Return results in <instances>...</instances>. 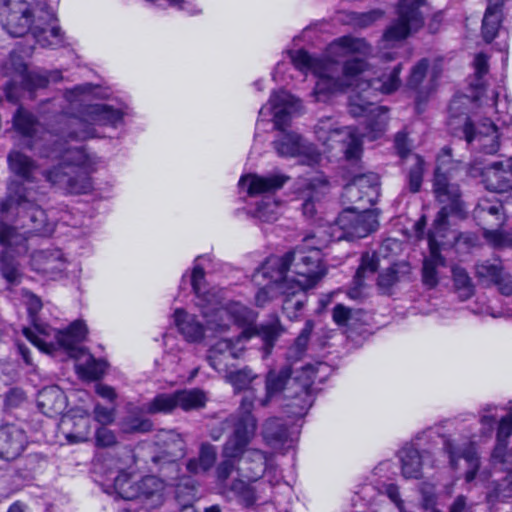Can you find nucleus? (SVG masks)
<instances>
[{
    "instance_id": "1",
    "label": "nucleus",
    "mask_w": 512,
    "mask_h": 512,
    "mask_svg": "<svg viewBox=\"0 0 512 512\" xmlns=\"http://www.w3.org/2000/svg\"><path fill=\"white\" fill-rule=\"evenodd\" d=\"M451 162V149L444 147L437 157L434 172L433 192L436 199L443 204L437 213L432 228L428 232L430 255L423 261L422 283L428 289L435 288L440 279V269L446 267V259L440 253V248L447 245L444 240L448 231V217L465 219L467 210L461 199V191L457 184L451 183L446 164Z\"/></svg>"
},
{
    "instance_id": "2",
    "label": "nucleus",
    "mask_w": 512,
    "mask_h": 512,
    "mask_svg": "<svg viewBox=\"0 0 512 512\" xmlns=\"http://www.w3.org/2000/svg\"><path fill=\"white\" fill-rule=\"evenodd\" d=\"M93 85H77L64 93L76 113L61 116V125L57 134L65 141H85L98 137L94 125L118 129L125 125V118L132 116V109L125 103L85 104L83 97L92 93Z\"/></svg>"
},
{
    "instance_id": "3",
    "label": "nucleus",
    "mask_w": 512,
    "mask_h": 512,
    "mask_svg": "<svg viewBox=\"0 0 512 512\" xmlns=\"http://www.w3.org/2000/svg\"><path fill=\"white\" fill-rule=\"evenodd\" d=\"M44 195L33 187L15 182L11 194L0 203V224L21 228L26 241L29 236H49L55 229V221L50 219L40 202Z\"/></svg>"
},
{
    "instance_id": "4",
    "label": "nucleus",
    "mask_w": 512,
    "mask_h": 512,
    "mask_svg": "<svg viewBox=\"0 0 512 512\" xmlns=\"http://www.w3.org/2000/svg\"><path fill=\"white\" fill-rule=\"evenodd\" d=\"M58 146L57 143H55ZM60 162L42 172L51 187L64 194H88L93 189L91 174L96 170L98 158L87 152L85 146L56 147Z\"/></svg>"
},
{
    "instance_id": "5",
    "label": "nucleus",
    "mask_w": 512,
    "mask_h": 512,
    "mask_svg": "<svg viewBox=\"0 0 512 512\" xmlns=\"http://www.w3.org/2000/svg\"><path fill=\"white\" fill-rule=\"evenodd\" d=\"M326 274L318 249L309 252L292 250L283 256L270 257L263 266V275L272 281L290 280L296 290L313 288Z\"/></svg>"
},
{
    "instance_id": "6",
    "label": "nucleus",
    "mask_w": 512,
    "mask_h": 512,
    "mask_svg": "<svg viewBox=\"0 0 512 512\" xmlns=\"http://www.w3.org/2000/svg\"><path fill=\"white\" fill-rule=\"evenodd\" d=\"M402 70V64L397 63L389 72H383L378 78L365 81V87L358 85L360 92L349 97V113L353 117H364L367 129L376 137L377 133L382 132L386 122L387 108L377 105L371 100L374 92L390 94L400 86L399 75Z\"/></svg>"
},
{
    "instance_id": "7",
    "label": "nucleus",
    "mask_w": 512,
    "mask_h": 512,
    "mask_svg": "<svg viewBox=\"0 0 512 512\" xmlns=\"http://www.w3.org/2000/svg\"><path fill=\"white\" fill-rule=\"evenodd\" d=\"M288 55L297 70L304 74L311 72L318 78L312 92L315 101L325 102L331 94L349 87L347 81L333 75L336 59L316 58L304 49L289 50Z\"/></svg>"
},
{
    "instance_id": "8",
    "label": "nucleus",
    "mask_w": 512,
    "mask_h": 512,
    "mask_svg": "<svg viewBox=\"0 0 512 512\" xmlns=\"http://www.w3.org/2000/svg\"><path fill=\"white\" fill-rule=\"evenodd\" d=\"M88 328L84 321L76 320L66 329L58 330L47 324H34V330L23 329V335L40 351L53 354L58 349L69 353L74 352L77 346L86 339Z\"/></svg>"
},
{
    "instance_id": "9",
    "label": "nucleus",
    "mask_w": 512,
    "mask_h": 512,
    "mask_svg": "<svg viewBox=\"0 0 512 512\" xmlns=\"http://www.w3.org/2000/svg\"><path fill=\"white\" fill-rule=\"evenodd\" d=\"M191 286L196 296V305L206 320L207 330L214 333L227 331L231 325L228 305H220L217 293L207 289L205 271L198 264L192 270Z\"/></svg>"
},
{
    "instance_id": "10",
    "label": "nucleus",
    "mask_w": 512,
    "mask_h": 512,
    "mask_svg": "<svg viewBox=\"0 0 512 512\" xmlns=\"http://www.w3.org/2000/svg\"><path fill=\"white\" fill-rule=\"evenodd\" d=\"M429 12L426 0H400L396 6V19L385 29L382 40L387 44L400 42L417 33L425 24Z\"/></svg>"
},
{
    "instance_id": "11",
    "label": "nucleus",
    "mask_w": 512,
    "mask_h": 512,
    "mask_svg": "<svg viewBox=\"0 0 512 512\" xmlns=\"http://www.w3.org/2000/svg\"><path fill=\"white\" fill-rule=\"evenodd\" d=\"M314 132L317 139L327 148H333L335 143L341 144L347 160L357 161L360 158L362 142L359 136H365V133H358L349 126H342L333 117L320 118Z\"/></svg>"
},
{
    "instance_id": "12",
    "label": "nucleus",
    "mask_w": 512,
    "mask_h": 512,
    "mask_svg": "<svg viewBox=\"0 0 512 512\" xmlns=\"http://www.w3.org/2000/svg\"><path fill=\"white\" fill-rule=\"evenodd\" d=\"M28 252L26 238L10 225L0 224V273L10 285H18L22 273L17 258Z\"/></svg>"
},
{
    "instance_id": "13",
    "label": "nucleus",
    "mask_w": 512,
    "mask_h": 512,
    "mask_svg": "<svg viewBox=\"0 0 512 512\" xmlns=\"http://www.w3.org/2000/svg\"><path fill=\"white\" fill-rule=\"evenodd\" d=\"M231 324L234 323L243 328L242 333L238 337V341L242 338L248 340L254 336L262 339L265 348L271 349L277 338L281 334L280 323L278 320L260 326L255 325L257 314L250 308L238 302H230L227 304Z\"/></svg>"
},
{
    "instance_id": "14",
    "label": "nucleus",
    "mask_w": 512,
    "mask_h": 512,
    "mask_svg": "<svg viewBox=\"0 0 512 512\" xmlns=\"http://www.w3.org/2000/svg\"><path fill=\"white\" fill-rule=\"evenodd\" d=\"M476 224L483 230L486 240L497 246L503 242L500 231L505 222L504 206L496 198H481L473 210Z\"/></svg>"
},
{
    "instance_id": "15",
    "label": "nucleus",
    "mask_w": 512,
    "mask_h": 512,
    "mask_svg": "<svg viewBox=\"0 0 512 512\" xmlns=\"http://www.w3.org/2000/svg\"><path fill=\"white\" fill-rule=\"evenodd\" d=\"M463 134L466 142L475 150L495 154L499 149L500 127L490 118L475 120L467 117Z\"/></svg>"
},
{
    "instance_id": "16",
    "label": "nucleus",
    "mask_w": 512,
    "mask_h": 512,
    "mask_svg": "<svg viewBox=\"0 0 512 512\" xmlns=\"http://www.w3.org/2000/svg\"><path fill=\"white\" fill-rule=\"evenodd\" d=\"M327 368L328 366L322 362L303 366L305 378L292 391L285 394V398L290 400L285 405L286 413L289 416L300 418L306 415L313 403L311 386L317 379V374L320 371H325Z\"/></svg>"
},
{
    "instance_id": "17",
    "label": "nucleus",
    "mask_w": 512,
    "mask_h": 512,
    "mask_svg": "<svg viewBox=\"0 0 512 512\" xmlns=\"http://www.w3.org/2000/svg\"><path fill=\"white\" fill-rule=\"evenodd\" d=\"M228 423L232 426V433L223 446V453L233 458H243L246 449L255 436L257 420L253 414L231 415Z\"/></svg>"
},
{
    "instance_id": "18",
    "label": "nucleus",
    "mask_w": 512,
    "mask_h": 512,
    "mask_svg": "<svg viewBox=\"0 0 512 512\" xmlns=\"http://www.w3.org/2000/svg\"><path fill=\"white\" fill-rule=\"evenodd\" d=\"M378 214L374 210L358 212L353 207L344 209L336 218L335 224L343 231L339 238H364L377 230Z\"/></svg>"
},
{
    "instance_id": "19",
    "label": "nucleus",
    "mask_w": 512,
    "mask_h": 512,
    "mask_svg": "<svg viewBox=\"0 0 512 512\" xmlns=\"http://www.w3.org/2000/svg\"><path fill=\"white\" fill-rule=\"evenodd\" d=\"M301 107L300 101L285 90L274 91L269 99V106H262L259 116L262 117L266 111L273 114L274 127L280 131H286L291 115Z\"/></svg>"
},
{
    "instance_id": "20",
    "label": "nucleus",
    "mask_w": 512,
    "mask_h": 512,
    "mask_svg": "<svg viewBox=\"0 0 512 512\" xmlns=\"http://www.w3.org/2000/svg\"><path fill=\"white\" fill-rule=\"evenodd\" d=\"M478 281L486 286L495 285L505 296L512 295V276L506 273L498 260H485L475 266Z\"/></svg>"
},
{
    "instance_id": "21",
    "label": "nucleus",
    "mask_w": 512,
    "mask_h": 512,
    "mask_svg": "<svg viewBox=\"0 0 512 512\" xmlns=\"http://www.w3.org/2000/svg\"><path fill=\"white\" fill-rule=\"evenodd\" d=\"M292 368L285 366L279 371L271 370L266 376V396L260 400L262 406H266L268 402L281 392L284 395L292 391L305 378L303 372L301 375L291 378Z\"/></svg>"
},
{
    "instance_id": "22",
    "label": "nucleus",
    "mask_w": 512,
    "mask_h": 512,
    "mask_svg": "<svg viewBox=\"0 0 512 512\" xmlns=\"http://www.w3.org/2000/svg\"><path fill=\"white\" fill-rule=\"evenodd\" d=\"M418 446V443L406 444L399 451L402 475L406 479H420L426 461H430L433 466L432 454L428 450L420 452Z\"/></svg>"
},
{
    "instance_id": "23",
    "label": "nucleus",
    "mask_w": 512,
    "mask_h": 512,
    "mask_svg": "<svg viewBox=\"0 0 512 512\" xmlns=\"http://www.w3.org/2000/svg\"><path fill=\"white\" fill-rule=\"evenodd\" d=\"M26 443V433L17 425L6 424L0 427V459H16L24 450Z\"/></svg>"
},
{
    "instance_id": "24",
    "label": "nucleus",
    "mask_w": 512,
    "mask_h": 512,
    "mask_svg": "<svg viewBox=\"0 0 512 512\" xmlns=\"http://www.w3.org/2000/svg\"><path fill=\"white\" fill-rule=\"evenodd\" d=\"M7 164L9 170L18 178L10 182L9 194L15 182H22L25 186L32 187L30 184L35 182V172L38 169V164L33 158L19 150H11L7 155Z\"/></svg>"
},
{
    "instance_id": "25",
    "label": "nucleus",
    "mask_w": 512,
    "mask_h": 512,
    "mask_svg": "<svg viewBox=\"0 0 512 512\" xmlns=\"http://www.w3.org/2000/svg\"><path fill=\"white\" fill-rule=\"evenodd\" d=\"M443 450L449 458L450 466L453 469L457 468L458 461L464 459L467 463V471L465 473L466 482H472L480 467V458L472 446L460 448L456 446L452 440L444 437Z\"/></svg>"
},
{
    "instance_id": "26",
    "label": "nucleus",
    "mask_w": 512,
    "mask_h": 512,
    "mask_svg": "<svg viewBox=\"0 0 512 512\" xmlns=\"http://www.w3.org/2000/svg\"><path fill=\"white\" fill-rule=\"evenodd\" d=\"M288 180L289 177L283 174H270L267 176L247 174L240 178L238 184L241 188L247 187L249 196H256L260 194H273L280 190Z\"/></svg>"
},
{
    "instance_id": "27",
    "label": "nucleus",
    "mask_w": 512,
    "mask_h": 512,
    "mask_svg": "<svg viewBox=\"0 0 512 512\" xmlns=\"http://www.w3.org/2000/svg\"><path fill=\"white\" fill-rule=\"evenodd\" d=\"M507 414L500 418L496 430V444L492 451L491 457L494 463H508L511 452L507 451L509 439L512 435V401L508 402L504 408Z\"/></svg>"
},
{
    "instance_id": "28",
    "label": "nucleus",
    "mask_w": 512,
    "mask_h": 512,
    "mask_svg": "<svg viewBox=\"0 0 512 512\" xmlns=\"http://www.w3.org/2000/svg\"><path fill=\"white\" fill-rule=\"evenodd\" d=\"M125 409L126 414L120 421V428L124 433L144 434L152 431L153 423L148 417H146V414L149 413L146 410L145 404L135 405L133 403H128Z\"/></svg>"
},
{
    "instance_id": "29",
    "label": "nucleus",
    "mask_w": 512,
    "mask_h": 512,
    "mask_svg": "<svg viewBox=\"0 0 512 512\" xmlns=\"http://www.w3.org/2000/svg\"><path fill=\"white\" fill-rule=\"evenodd\" d=\"M272 144L280 157H297L310 151V145L300 134L293 131L278 132Z\"/></svg>"
},
{
    "instance_id": "30",
    "label": "nucleus",
    "mask_w": 512,
    "mask_h": 512,
    "mask_svg": "<svg viewBox=\"0 0 512 512\" xmlns=\"http://www.w3.org/2000/svg\"><path fill=\"white\" fill-rule=\"evenodd\" d=\"M272 282L276 284L278 290L284 295L282 301L283 313L290 320L297 319L306 300L305 290H296L294 283L290 280Z\"/></svg>"
},
{
    "instance_id": "31",
    "label": "nucleus",
    "mask_w": 512,
    "mask_h": 512,
    "mask_svg": "<svg viewBox=\"0 0 512 512\" xmlns=\"http://www.w3.org/2000/svg\"><path fill=\"white\" fill-rule=\"evenodd\" d=\"M481 176L486 189L504 193L512 189V179L503 162H493L481 169Z\"/></svg>"
},
{
    "instance_id": "32",
    "label": "nucleus",
    "mask_w": 512,
    "mask_h": 512,
    "mask_svg": "<svg viewBox=\"0 0 512 512\" xmlns=\"http://www.w3.org/2000/svg\"><path fill=\"white\" fill-rule=\"evenodd\" d=\"M173 318L179 333L187 342L199 343L204 339L205 327L195 315L178 308L175 310Z\"/></svg>"
},
{
    "instance_id": "33",
    "label": "nucleus",
    "mask_w": 512,
    "mask_h": 512,
    "mask_svg": "<svg viewBox=\"0 0 512 512\" xmlns=\"http://www.w3.org/2000/svg\"><path fill=\"white\" fill-rule=\"evenodd\" d=\"M503 22L502 0H489L481 25V36L485 43H491L500 33Z\"/></svg>"
},
{
    "instance_id": "34",
    "label": "nucleus",
    "mask_w": 512,
    "mask_h": 512,
    "mask_svg": "<svg viewBox=\"0 0 512 512\" xmlns=\"http://www.w3.org/2000/svg\"><path fill=\"white\" fill-rule=\"evenodd\" d=\"M63 262V254L58 249L34 251L30 259L32 269L43 274L62 270Z\"/></svg>"
},
{
    "instance_id": "35",
    "label": "nucleus",
    "mask_w": 512,
    "mask_h": 512,
    "mask_svg": "<svg viewBox=\"0 0 512 512\" xmlns=\"http://www.w3.org/2000/svg\"><path fill=\"white\" fill-rule=\"evenodd\" d=\"M368 43L359 38L343 36L333 41L328 47L330 57H348L353 54H367L369 52Z\"/></svg>"
},
{
    "instance_id": "36",
    "label": "nucleus",
    "mask_w": 512,
    "mask_h": 512,
    "mask_svg": "<svg viewBox=\"0 0 512 512\" xmlns=\"http://www.w3.org/2000/svg\"><path fill=\"white\" fill-rule=\"evenodd\" d=\"M217 459V448L211 443H201L197 457H192L186 462V469L192 475L205 474L214 465Z\"/></svg>"
},
{
    "instance_id": "37",
    "label": "nucleus",
    "mask_w": 512,
    "mask_h": 512,
    "mask_svg": "<svg viewBox=\"0 0 512 512\" xmlns=\"http://www.w3.org/2000/svg\"><path fill=\"white\" fill-rule=\"evenodd\" d=\"M262 435L264 441L275 449L285 446L290 439L287 425L277 417L265 421Z\"/></svg>"
},
{
    "instance_id": "38",
    "label": "nucleus",
    "mask_w": 512,
    "mask_h": 512,
    "mask_svg": "<svg viewBox=\"0 0 512 512\" xmlns=\"http://www.w3.org/2000/svg\"><path fill=\"white\" fill-rule=\"evenodd\" d=\"M379 266V258L375 252H365L361 256L360 265L353 278L354 287L348 292L350 298L356 299L360 295V288L368 274H374Z\"/></svg>"
},
{
    "instance_id": "39",
    "label": "nucleus",
    "mask_w": 512,
    "mask_h": 512,
    "mask_svg": "<svg viewBox=\"0 0 512 512\" xmlns=\"http://www.w3.org/2000/svg\"><path fill=\"white\" fill-rule=\"evenodd\" d=\"M137 488H139V498L142 501H150L151 507L160 505L163 501L164 484L155 476H145L137 480Z\"/></svg>"
},
{
    "instance_id": "40",
    "label": "nucleus",
    "mask_w": 512,
    "mask_h": 512,
    "mask_svg": "<svg viewBox=\"0 0 512 512\" xmlns=\"http://www.w3.org/2000/svg\"><path fill=\"white\" fill-rule=\"evenodd\" d=\"M33 14L29 7L24 13L10 14L1 20L3 29L12 37H22L32 29Z\"/></svg>"
},
{
    "instance_id": "41",
    "label": "nucleus",
    "mask_w": 512,
    "mask_h": 512,
    "mask_svg": "<svg viewBox=\"0 0 512 512\" xmlns=\"http://www.w3.org/2000/svg\"><path fill=\"white\" fill-rule=\"evenodd\" d=\"M31 33L36 42L43 48L57 49L65 45L64 33L59 26L53 25L48 29L34 25Z\"/></svg>"
},
{
    "instance_id": "42",
    "label": "nucleus",
    "mask_w": 512,
    "mask_h": 512,
    "mask_svg": "<svg viewBox=\"0 0 512 512\" xmlns=\"http://www.w3.org/2000/svg\"><path fill=\"white\" fill-rule=\"evenodd\" d=\"M167 439L170 441V443H167V449L164 451L167 454V458L163 459L165 460L164 463H167V469L171 471L178 472V464L177 460L179 458H182L185 454V442L181 438V436L173 431H170L168 433ZM162 460V457L156 456L153 458V461L155 463H158Z\"/></svg>"
},
{
    "instance_id": "43",
    "label": "nucleus",
    "mask_w": 512,
    "mask_h": 512,
    "mask_svg": "<svg viewBox=\"0 0 512 512\" xmlns=\"http://www.w3.org/2000/svg\"><path fill=\"white\" fill-rule=\"evenodd\" d=\"M238 352L234 348L233 340L222 339L218 341L210 350V354L207 358L211 367L217 371L223 369L222 362L229 358H238Z\"/></svg>"
},
{
    "instance_id": "44",
    "label": "nucleus",
    "mask_w": 512,
    "mask_h": 512,
    "mask_svg": "<svg viewBox=\"0 0 512 512\" xmlns=\"http://www.w3.org/2000/svg\"><path fill=\"white\" fill-rule=\"evenodd\" d=\"M428 67H429L428 59L423 58V59L419 60L411 69V73H410L408 81H407V86L410 89L417 91V96H416L417 109H420L421 103L425 102L427 99L428 92H423L420 89V85L426 76Z\"/></svg>"
},
{
    "instance_id": "45",
    "label": "nucleus",
    "mask_w": 512,
    "mask_h": 512,
    "mask_svg": "<svg viewBox=\"0 0 512 512\" xmlns=\"http://www.w3.org/2000/svg\"><path fill=\"white\" fill-rule=\"evenodd\" d=\"M498 406L494 404H486L479 410V438L481 441H488L492 438L498 423Z\"/></svg>"
},
{
    "instance_id": "46",
    "label": "nucleus",
    "mask_w": 512,
    "mask_h": 512,
    "mask_svg": "<svg viewBox=\"0 0 512 512\" xmlns=\"http://www.w3.org/2000/svg\"><path fill=\"white\" fill-rule=\"evenodd\" d=\"M114 489L117 495L124 500H135L139 498L136 476L121 470L114 479Z\"/></svg>"
},
{
    "instance_id": "47",
    "label": "nucleus",
    "mask_w": 512,
    "mask_h": 512,
    "mask_svg": "<svg viewBox=\"0 0 512 512\" xmlns=\"http://www.w3.org/2000/svg\"><path fill=\"white\" fill-rule=\"evenodd\" d=\"M12 122L13 129L22 137L31 139L35 135L38 120L31 112L18 108Z\"/></svg>"
},
{
    "instance_id": "48",
    "label": "nucleus",
    "mask_w": 512,
    "mask_h": 512,
    "mask_svg": "<svg viewBox=\"0 0 512 512\" xmlns=\"http://www.w3.org/2000/svg\"><path fill=\"white\" fill-rule=\"evenodd\" d=\"M453 286L458 297L465 301L474 294L475 287L467 271L459 266L452 268Z\"/></svg>"
},
{
    "instance_id": "49",
    "label": "nucleus",
    "mask_w": 512,
    "mask_h": 512,
    "mask_svg": "<svg viewBox=\"0 0 512 512\" xmlns=\"http://www.w3.org/2000/svg\"><path fill=\"white\" fill-rule=\"evenodd\" d=\"M245 460L252 465L247 468L248 477L255 481L259 479L266 471L268 463V454L259 449H246Z\"/></svg>"
},
{
    "instance_id": "50",
    "label": "nucleus",
    "mask_w": 512,
    "mask_h": 512,
    "mask_svg": "<svg viewBox=\"0 0 512 512\" xmlns=\"http://www.w3.org/2000/svg\"><path fill=\"white\" fill-rule=\"evenodd\" d=\"M313 328L314 322L312 320H307L293 345L287 351L288 361H297L305 354Z\"/></svg>"
},
{
    "instance_id": "51",
    "label": "nucleus",
    "mask_w": 512,
    "mask_h": 512,
    "mask_svg": "<svg viewBox=\"0 0 512 512\" xmlns=\"http://www.w3.org/2000/svg\"><path fill=\"white\" fill-rule=\"evenodd\" d=\"M279 209L280 203L267 195L257 203L253 210V216L261 222L272 223L278 219L280 214Z\"/></svg>"
},
{
    "instance_id": "52",
    "label": "nucleus",
    "mask_w": 512,
    "mask_h": 512,
    "mask_svg": "<svg viewBox=\"0 0 512 512\" xmlns=\"http://www.w3.org/2000/svg\"><path fill=\"white\" fill-rule=\"evenodd\" d=\"M319 181L314 180L305 181L302 186L303 190L299 193L300 198L303 200L302 211L306 217H313L315 209V201L319 200L320 192L318 191Z\"/></svg>"
},
{
    "instance_id": "53",
    "label": "nucleus",
    "mask_w": 512,
    "mask_h": 512,
    "mask_svg": "<svg viewBox=\"0 0 512 512\" xmlns=\"http://www.w3.org/2000/svg\"><path fill=\"white\" fill-rule=\"evenodd\" d=\"M175 395L177 407L185 411L203 407L207 400L204 392L199 389L178 391Z\"/></svg>"
},
{
    "instance_id": "54",
    "label": "nucleus",
    "mask_w": 512,
    "mask_h": 512,
    "mask_svg": "<svg viewBox=\"0 0 512 512\" xmlns=\"http://www.w3.org/2000/svg\"><path fill=\"white\" fill-rule=\"evenodd\" d=\"M367 67L368 64L363 58L353 56L344 62L342 67L343 74L339 77L347 81L350 87L360 79V76L366 71Z\"/></svg>"
},
{
    "instance_id": "55",
    "label": "nucleus",
    "mask_w": 512,
    "mask_h": 512,
    "mask_svg": "<svg viewBox=\"0 0 512 512\" xmlns=\"http://www.w3.org/2000/svg\"><path fill=\"white\" fill-rule=\"evenodd\" d=\"M229 489L237 501L245 507H251L257 501L255 488L241 479L233 480Z\"/></svg>"
},
{
    "instance_id": "56",
    "label": "nucleus",
    "mask_w": 512,
    "mask_h": 512,
    "mask_svg": "<svg viewBox=\"0 0 512 512\" xmlns=\"http://www.w3.org/2000/svg\"><path fill=\"white\" fill-rule=\"evenodd\" d=\"M149 414L169 413L177 407L175 393L158 394L151 401L144 403Z\"/></svg>"
},
{
    "instance_id": "57",
    "label": "nucleus",
    "mask_w": 512,
    "mask_h": 512,
    "mask_svg": "<svg viewBox=\"0 0 512 512\" xmlns=\"http://www.w3.org/2000/svg\"><path fill=\"white\" fill-rule=\"evenodd\" d=\"M108 363L103 359H96L89 355L84 364L79 366L82 376L88 380H99L106 372Z\"/></svg>"
},
{
    "instance_id": "58",
    "label": "nucleus",
    "mask_w": 512,
    "mask_h": 512,
    "mask_svg": "<svg viewBox=\"0 0 512 512\" xmlns=\"http://www.w3.org/2000/svg\"><path fill=\"white\" fill-rule=\"evenodd\" d=\"M399 282V271L394 264L379 273L377 288L382 295H392L394 286Z\"/></svg>"
},
{
    "instance_id": "59",
    "label": "nucleus",
    "mask_w": 512,
    "mask_h": 512,
    "mask_svg": "<svg viewBox=\"0 0 512 512\" xmlns=\"http://www.w3.org/2000/svg\"><path fill=\"white\" fill-rule=\"evenodd\" d=\"M479 243V237L473 232H460L453 235L452 245L458 253H469Z\"/></svg>"
},
{
    "instance_id": "60",
    "label": "nucleus",
    "mask_w": 512,
    "mask_h": 512,
    "mask_svg": "<svg viewBox=\"0 0 512 512\" xmlns=\"http://www.w3.org/2000/svg\"><path fill=\"white\" fill-rule=\"evenodd\" d=\"M354 182L363 189L367 196V202L371 203L370 193H376L379 187V176L376 173L368 172L357 174L352 178Z\"/></svg>"
},
{
    "instance_id": "61",
    "label": "nucleus",
    "mask_w": 512,
    "mask_h": 512,
    "mask_svg": "<svg viewBox=\"0 0 512 512\" xmlns=\"http://www.w3.org/2000/svg\"><path fill=\"white\" fill-rule=\"evenodd\" d=\"M424 162L421 157H417L416 163L409 169L407 180L408 189L411 193L420 191L423 182Z\"/></svg>"
},
{
    "instance_id": "62",
    "label": "nucleus",
    "mask_w": 512,
    "mask_h": 512,
    "mask_svg": "<svg viewBox=\"0 0 512 512\" xmlns=\"http://www.w3.org/2000/svg\"><path fill=\"white\" fill-rule=\"evenodd\" d=\"M227 378L235 390L241 391L249 389L251 382L256 378V376L250 369H241L230 372Z\"/></svg>"
},
{
    "instance_id": "63",
    "label": "nucleus",
    "mask_w": 512,
    "mask_h": 512,
    "mask_svg": "<svg viewBox=\"0 0 512 512\" xmlns=\"http://www.w3.org/2000/svg\"><path fill=\"white\" fill-rule=\"evenodd\" d=\"M222 456L224 459L216 466L215 469L216 479L219 483L225 482L231 476L236 464L242 459L226 456L223 452Z\"/></svg>"
},
{
    "instance_id": "64",
    "label": "nucleus",
    "mask_w": 512,
    "mask_h": 512,
    "mask_svg": "<svg viewBox=\"0 0 512 512\" xmlns=\"http://www.w3.org/2000/svg\"><path fill=\"white\" fill-rule=\"evenodd\" d=\"M494 495L499 501H505L512 497V470L497 482L494 488Z\"/></svg>"
}]
</instances>
